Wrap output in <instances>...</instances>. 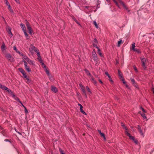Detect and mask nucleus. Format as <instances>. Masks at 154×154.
Instances as JSON below:
<instances>
[{
  "instance_id": "f257e3e1",
  "label": "nucleus",
  "mask_w": 154,
  "mask_h": 154,
  "mask_svg": "<svg viewBox=\"0 0 154 154\" xmlns=\"http://www.w3.org/2000/svg\"><path fill=\"white\" fill-rule=\"evenodd\" d=\"M140 60L142 63V66L144 69H145L146 68V63L147 61V60L143 56L140 58Z\"/></svg>"
},
{
  "instance_id": "f03ea898",
  "label": "nucleus",
  "mask_w": 154,
  "mask_h": 154,
  "mask_svg": "<svg viewBox=\"0 0 154 154\" xmlns=\"http://www.w3.org/2000/svg\"><path fill=\"white\" fill-rule=\"evenodd\" d=\"M26 26L27 27V29L29 31V33L30 34L32 35V28H31V27L30 26V25L29 23L27 21L26 22Z\"/></svg>"
},
{
  "instance_id": "7ed1b4c3",
  "label": "nucleus",
  "mask_w": 154,
  "mask_h": 154,
  "mask_svg": "<svg viewBox=\"0 0 154 154\" xmlns=\"http://www.w3.org/2000/svg\"><path fill=\"white\" fill-rule=\"evenodd\" d=\"M0 88H1L2 89L7 90V91H8L9 93L10 92L12 93L11 90L9 89H8L7 87L5 86V85H2L0 84Z\"/></svg>"
},
{
  "instance_id": "20e7f679",
  "label": "nucleus",
  "mask_w": 154,
  "mask_h": 154,
  "mask_svg": "<svg viewBox=\"0 0 154 154\" xmlns=\"http://www.w3.org/2000/svg\"><path fill=\"white\" fill-rule=\"evenodd\" d=\"M5 57L8 59L11 62H12L14 61V59L12 57L10 54H6L5 55Z\"/></svg>"
},
{
  "instance_id": "39448f33",
  "label": "nucleus",
  "mask_w": 154,
  "mask_h": 154,
  "mask_svg": "<svg viewBox=\"0 0 154 154\" xmlns=\"http://www.w3.org/2000/svg\"><path fill=\"white\" fill-rule=\"evenodd\" d=\"M6 30L8 34L10 35V36L11 37L13 35V34L11 31V28L10 27L8 26L6 27Z\"/></svg>"
},
{
  "instance_id": "423d86ee",
  "label": "nucleus",
  "mask_w": 154,
  "mask_h": 154,
  "mask_svg": "<svg viewBox=\"0 0 154 154\" xmlns=\"http://www.w3.org/2000/svg\"><path fill=\"white\" fill-rule=\"evenodd\" d=\"M125 134L128 137H129L132 140H134L135 138L133 136H131V134L127 131H125Z\"/></svg>"
},
{
  "instance_id": "0eeeda50",
  "label": "nucleus",
  "mask_w": 154,
  "mask_h": 154,
  "mask_svg": "<svg viewBox=\"0 0 154 154\" xmlns=\"http://www.w3.org/2000/svg\"><path fill=\"white\" fill-rule=\"evenodd\" d=\"M137 129H138L140 133V135L142 136L143 137L144 136V133L143 132V131H142V130L141 129V127H140V125H138V126H137Z\"/></svg>"
},
{
  "instance_id": "6e6552de",
  "label": "nucleus",
  "mask_w": 154,
  "mask_h": 154,
  "mask_svg": "<svg viewBox=\"0 0 154 154\" xmlns=\"http://www.w3.org/2000/svg\"><path fill=\"white\" fill-rule=\"evenodd\" d=\"M1 49L2 51L3 52L6 49V47L5 45L4 42H3L2 43V44L1 47Z\"/></svg>"
},
{
  "instance_id": "1a4fd4ad",
  "label": "nucleus",
  "mask_w": 154,
  "mask_h": 154,
  "mask_svg": "<svg viewBox=\"0 0 154 154\" xmlns=\"http://www.w3.org/2000/svg\"><path fill=\"white\" fill-rule=\"evenodd\" d=\"M93 60L97 63L99 59L97 57V55H96L92 56Z\"/></svg>"
},
{
  "instance_id": "9d476101",
  "label": "nucleus",
  "mask_w": 154,
  "mask_h": 154,
  "mask_svg": "<svg viewBox=\"0 0 154 154\" xmlns=\"http://www.w3.org/2000/svg\"><path fill=\"white\" fill-rule=\"evenodd\" d=\"M20 25L23 32L26 31V28L24 24L23 23H20Z\"/></svg>"
},
{
  "instance_id": "9b49d317",
  "label": "nucleus",
  "mask_w": 154,
  "mask_h": 154,
  "mask_svg": "<svg viewBox=\"0 0 154 154\" xmlns=\"http://www.w3.org/2000/svg\"><path fill=\"white\" fill-rule=\"evenodd\" d=\"M51 89L52 91L54 92H56L57 91V90L56 88L53 86H51Z\"/></svg>"
},
{
  "instance_id": "f8f14e48",
  "label": "nucleus",
  "mask_w": 154,
  "mask_h": 154,
  "mask_svg": "<svg viewBox=\"0 0 154 154\" xmlns=\"http://www.w3.org/2000/svg\"><path fill=\"white\" fill-rule=\"evenodd\" d=\"M118 1L123 6L126 8V10H127L128 9L126 7V5H125L124 3L122 1V0H118Z\"/></svg>"
},
{
  "instance_id": "ddd939ff",
  "label": "nucleus",
  "mask_w": 154,
  "mask_h": 154,
  "mask_svg": "<svg viewBox=\"0 0 154 154\" xmlns=\"http://www.w3.org/2000/svg\"><path fill=\"white\" fill-rule=\"evenodd\" d=\"M97 49L98 54H99L100 57H103V56L100 51V49L98 48V47H97Z\"/></svg>"
},
{
  "instance_id": "4468645a",
  "label": "nucleus",
  "mask_w": 154,
  "mask_h": 154,
  "mask_svg": "<svg viewBox=\"0 0 154 154\" xmlns=\"http://www.w3.org/2000/svg\"><path fill=\"white\" fill-rule=\"evenodd\" d=\"M28 62L30 65H34L35 64L34 61L30 59L29 60Z\"/></svg>"
},
{
  "instance_id": "2eb2a0df",
  "label": "nucleus",
  "mask_w": 154,
  "mask_h": 154,
  "mask_svg": "<svg viewBox=\"0 0 154 154\" xmlns=\"http://www.w3.org/2000/svg\"><path fill=\"white\" fill-rule=\"evenodd\" d=\"M118 74L121 79L122 80H123V78L122 76V73L119 70H118Z\"/></svg>"
},
{
  "instance_id": "dca6fc26",
  "label": "nucleus",
  "mask_w": 154,
  "mask_h": 154,
  "mask_svg": "<svg viewBox=\"0 0 154 154\" xmlns=\"http://www.w3.org/2000/svg\"><path fill=\"white\" fill-rule=\"evenodd\" d=\"M24 66L25 69L28 72H30L31 71V69L29 68V66L27 65H26V66Z\"/></svg>"
},
{
  "instance_id": "f3484780",
  "label": "nucleus",
  "mask_w": 154,
  "mask_h": 154,
  "mask_svg": "<svg viewBox=\"0 0 154 154\" xmlns=\"http://www.w3.org/2000/svg\"><path fill=\"white\" fill-rule=\"evenodd\" d=\"M90 78L91 79V81L95 84H96L97 83V82L94 79L93 77L91 75L90 76Z\"/></svg>"
},
{
  "instance_id": "a211bd4d",
  "label": "nucleus",
  "mask_w": 154,
  "mask_h": 154,
  "mask_svg": "<svg viewBox=\"0 0 154 154\" xmlns=\"http://www.w3.org/2000/svg\"><path fill=\"white\" fill-rule=\"evenodd\" d=\"M23 60H25L27 62L30 59L27 56L25 55L23 56Z\"/></svg>"
},
{
  "instance_id": "6ab92c4d",
  "label": "nucleus",
  "mask_w": 154,
  "mask_h": 154,
  "mask_svg": "<svg viewBox=\"0 0 154 154\" xmlns=\"http://www.w3.org/2000/svg\"><path fill=\"white\" fill-rule=\"evenodd\" d=\"M38 59L39 60V61L41 63H42V65L44 68H46V66L44 64V63L42 62V61L41 59V57H40V58H39V59Z\"/></svg>"
},
{
  "instance_id": "aec40b11",
  "label": "nucleus",
  "mask_w": 154,
  "mask_h": 154,
  "mask_svg": "<svg viewBox=\"0 0 154 154\" xmlns=\"http://www.w3.org/2000/svg\"><path fill=\"white\" fill-rule=\"evenodd\" d=\"M94 41L95 43H94L93 44V46L94 47H95L97 48V47H98L97 46V45L96 44V43L97 42V40L96 39V38L94 39Z\"/></svg>"
},
{
  "instance_id": "412c9836",
  "label": "nucleus",
  "mask_w": 154,
  "mask_h": 154,
  "mask_svg": "<svg viewBox=\"0 0 154 154\" xmlns=\"http://www.w3.org/2000/svg\"><path fill=\"white\" fill-rule=\"evenodd\" d=\"M33 47H35L34 46H32L29 48V51L31 53H33L34 48H33Z\"/></svg>"
},
{
  "instance_id": "4be33fe9",
  "label": "nucleus",
  "mask_w": 154,
  "mask_h": 154,
  "mask_svg": "<svg viewBox=\"0 0 154 154\" xmlns=\"http://www.w3.org/2000/svg\"><path fill=\"white\" fill-rule=\"evenodd\" d=\"M85 73H86V74L88 75H89L90 76H91V73H90L89 72V71L88 70H87V69H85Z\"/></svg>"
},
{
  "instance_id": "5701e85b",
  "label": "nucleus",
  "mask_w": 154,
  "mask_h": 154,
  "mask_svg": "<svg viewBox=\"0 0 154 154\" xmlns=\"http://www.w3.org/2000/svg\"><path fill=\"white\" fill-rule=\"evenodd\" d=\"M100 135L103 138L104 140H106V138L104 134H103V133H102L101 134H100Z\"/></svg>"
},
{
  "instance_id": "b1692460",
  "label": "nucleus",
  "mask_w": 154,
  "mask_h": 154,
  "mask_svg": "<svg viewBox=\"0 0 154 154\" xmlns=\"http://www.w3.org/2000/svg\"><path fill=\"white\" fill-rule=\"evenodd\" d=\"M134 51L137 52L138 53H140V51L139 49H137V48H135L133 50Z\"/></svg>"
},
{
  "instance_id": "393cba45",
  "label": "nucleus",
  "mask_w": 154,
  "mask_h": 154,
  "mask_svg": "<svg viewBox=\"0 0 154 154\" xmlns=\"http://www.w3.org/2000/svg\"><path fill=\"white\" fill-rule=\"evenodd\" d=\"M93 23L94 24V25H95V27L97 28H98V25L97 24L96 22V21H94L93 22Z\"/></svg>"
},
{
  "instance_id": "a878e982",
  "label": "nucleus",
  "mask_w": 154,
  "mask_h": 154,
  "mask_svg": "<svg viewBox=\"0 0 154 154\" xmlns=\"http://www.w3.org/2000/svg\"><path fill=\"white\" fill-rule=\"evenodd\" d=\"M73 19L76 23L77 24L81 26L80 23L76 20L74 17L73 18Z\"/></svg>"
},
{
  "instance_id": "bb28decb",
  "label": "nucleus",
  "mask_w": 154,
  "mask_h": 154,
  "mask_svg": "<svg viewBox=\"0 0 154 154\" xmlns=\"http://www.w3.org/2000/svg\"><path fill=\"white\" fill-rule=\"evenodd\" d=\"M81 89H82L83 92L85 94V88L83 86H82V87L81 88Z\"/></svg>"
},
{
  "instance_id": "cd10ccee",
  "label": "nucleus",
  "mask_w": 154,
  "mask_h": 154,
  "mask_svg": "<svg viewBox=\"0 0 154 154\" xmlns=\"http://www.w3.org/2000/svg\"><path fill=\"white\" fill-rule=\"evenodd\" d=\"M18 69L22 73L25 72L24 70L22 68H19Z\"/></svg>"
},
{
  "instance_id": "c85d7f7f",
  "label": "nucleus",
  "mask_w": 154,
  "mask_h": 154,
  "mask_svg": "<svg viewBox=\"0 0 154 154\" xmlns=\"http://www.w3.org/2000/svg\"><path fill=\"white\" fill-rule=\"evenodd\" d=\"M12 96L13 97H14V99L17 101H19V99L17 97H16L15 96V95L14 94H13Z\"/></svg>"
},
{
  "instance_id": "c756f323",
  "label": "nucleus",
  "mask_w": 154,
  "mask_h": 154,
  "mask_svg": "<svg viewBox=\"0 0 154 154\" xmlns=\"http://www.w3.org/2000/svg\"><path fill=\"white\" fill-rule=\"evenodd\" d=\"M135 43H133V44H132V50H133L135 48Z\"/></svg>"
},
{
  "instance_id": "7c9ffc66",
  "label": "nucleus",
  "mask_w": 154,
  "mask_h": 154,
  "mask_svg": "<svg viewBox=\"0 0 154 154\" xmlns=\"http://www.w3.org/2000/svg\"><path fill=\"white\" fill-rule=\"evenodd\" d=\"M80 112L84 114H86L85 112L83 110V108L82 109H80Z\"/></svg>"
},
{
  "instance_id": "2f4dec72",
  "label": "nucleus",
  "mask_w": 154,
  "mask_h": 154,
  "mask_svg": "<svg viewBox=\"0 0 154 154\" xmlns=\"http://www.w3.org/2000/svg\"><path fill=\"white\" fill-rule=\"evenodd\" d=\"M122 42V40L121 39H120L119 41L118 42V47L120 46V45L121 44Z\"/></svg>"
},
{
  "instance_id": "473e14b6",
  "label": "nucleus",
  "mask_w": 154,
  "mask_h": 154,
  "mask_svg": "<svg viewBox=\"0 0 154 154\" xmlns=\"http://www.w3.org/2000/svg\"><path fill=\"white\" fill-rule=\"evenodd\" d=\"M92 56L96 55H97L95 52V51L94 50H93V51L92 52Z\"/></svg>"
},
{
  "instance_id": "72a5a7b5",
  "label": "nucleus",
  "mask_w": 154,
  "mask_h": 154,
  "mask_svg": "<svg viewBox=\"0 0 154 154\" xmlns=\"http://www.w3.org/2000/svg\"><path fill=\"white\" fill-rule=\"evenodd\" d=\"M33 48H34V51H35L37 53L38 52H39L38 50L36 47H33Z\"/></svg>"
},
{
  "instance_id": "f704fd0d",
  "label": "nucleus",
  "mask_w": 154,
  "mask_h": 154,
  "mask_svg": "<svg viewBox=\"0 0 154 154\" xmlns=\"http://www.w3.org/2000/svg\"><path fill=\"white\" fill-rule=\"evenodd\" d=\"M59 151L61 154H65L63 150L61 149H59Z\"/></svg>"
},
{
  "instance_id": "c9c22d12",
  "label": "nucleus",
  "mask_w": 154,
  "mask_h": 154,
  "mask_svg": "<svg viewBox=\"0 0 154 154\" xmlns=\"http://www.w3.org/2000/svg\"><path fill=\"white\" fill-rule=\"evenodd\" d=\"M113 0V2L115 3L116 5L118 7H119V5L118 3V2H116V0Z\"/></svg>"
},
{
  "instance_id": "e433bc0d",
  "label": "nucleus",
  "mask_w": 154,
  "mask_h": 154,
  "mask_svg": "<svg viewBox=\"0 0 154 154\" xmlns=\"http://www.w3.org/2000/svg\"><path fill=\"white\" fill-rule=\"evenodd\" d=\"M141 115L144 119L146 118V117L145 116V114L144 113L141 114Z\"/></svg>"
},
{
  "instance_id": "4c0bfd02",
  "label": "nucleus",
  "mask_w": 154,
  "mask_h": 154,
  "mask_svg": "<svg viewBox=\"0 0 154 154\" xmlns=\"http://www.w3.org/2000/svg\"><path fill=\"white\" fill-rule=\"evenodd\" d=\"M23 32L24 33V34L25 35L26 37H28V35L26 32V31H25Z\"/></svg>"
},
{
  "instance_id": "58836bf2",
  "label": "nucleus",
  "mask_w": 154,
  "mask_h": 154,
  "mask_svg": "<svg viewBox=\"0 0 154 154\" xmlns=\"http://www.w3.org/2000/svg\"><path fill=\"white\" fill-rule=\"evenodd\" d=\"M131 82H132V83L133 84H134V83H135V80H134V79L131 78Z\"/></svg>"
},
{
  "instance_id": "ea45409f",
  "label": "nucleus",
  "mask_w": 154,
  "mask_h": 154,
  "mask_svg": "<svg viewBox=\"0 0 154 154\" xmlns=\"http://www.w3.org/2000/svg\"><path fill=\"white\" fill-rule=\"evenodd\" d=\"M13 49H14L17 52V51H18L17 50V48L15 46H14L13 47Z\"/></svg>"
},
{
  "instance_id": "a19ab883",
  "label": "nucleus",
  "mask_w": 154,
  "mask_h": 154,
  "mask_svg": "<svg viewBox=\"0 0 154 154\" xmlns=\"http://www.w3.org/2000/svg\"><path fill=\"white\" fill-rule=\"evenodd\" d=\"M37 56L38 57V59H39V58H40V57H41L40 55V53H39V52H37Z\"/></svg>"
},
{
  "instance_id": "79ce46f5",
  "label": "nucleus",
  "mask_w": 154,
  "mask_h": 154,
  "mask_svg": "<svg viewBox=\"0 0 154 154\" xmlns=\"http://www.w3.org/2000/svg\"><path fill=\"white\" fill-rule=\"evenodd\" d=\"M134 68V70L136 71V72H137V68H136V66H133Z\"/></svg>"
},
{
  "instance_id": "37998d69",
  "label": "nucleus",
  "mask_w": 154,
  "mask_h": 154,
  "mask_svg": "<svg viewBox=\"0 0 154 154\" xmlns=\"http://www.w3.org/2000/svg\"><path fill=\"white\" fill-rule=\"evenodd\" d=\"M86 88L89 92L90 93L91 92L90 90V89L89 88V87L88 86H87L86 87Z\"/></svg>"
},
{
  "instance_id": "c03bdc74",
  "label": "nucleus",
  "mask_w": 154,
  "mask_h": 154,
  "mask_svg": "<svg viewBox=\"0 0 154 154\" xmlns=\"http://www.w3.org/2000/svg\"><path fill=\"white\" fill-rule=\"evenodd\" d=\"M46 73L48 74V75L49 76L50 75V73L49 71L47 69H46Z\"/></svg>"
},
{
  "instance_id": "a18cd8bd",
  "label": "nucleus",
  "mask_w": 154,
  "mask_h": 154,
  "mask_svg": "<svg viewBox=\"0 0 154 154\" xmlns=\"http://www.w3.org/2000/svg\"><path fill=\"white\" fill-rule=\"evenodd\" d=\"M24 77L25 78L28 80H29V78L27 77V76L25 74V75H23Z\"/></svg>"
},
{
  "instance_id": "49530a36",
  "label": "nucleus",
  "mask_w": 154,
  "mask_h": 154,
  "mask_svg": "<svg viewBox=\"0 0 154 154\" xmlns=\"http://www.w3.org/2000/svg\"><path fill=\"white\" fill-rule=\"evenodd\" d=\"M23 62L24 63V66H26V65H27V63L25 60H23Z\"/></svg>"
},
{
  "instance_id": "de8ad7c7",
  "label": "nucleus",
  "mask_w": 154,
  "mask_h": 154,
  "mask_svg": "<svg viewBox=\"0 0 154 154\" xmlns=\"http://www.w3.org/2000/svg\"><path fill=\"white\" fill-rule=\"evenodd\" d=\"M133 141H134V143H135L136 144H137L138 143V141H137V140H135V139H134V140Z\"/></svg>"
},
{
  "instance_id": "09e8293b",
  "label": "nucleus",
  "mask_w": 154,
  "mask_h": 154,
  "mask_svg": "<svg viewBox=\"0 0 154 154\" xmlns=\"http://www.w3.org/2000/svg\"><path fill=\"white\" fill-rule=\"evenodd\" d=\"M24 108H25V112L26 113H28V111L27 110L26 108L25 107H24Z\"/></svg>"
},
{
  "instance_id": "8fccbe9b",
  "label": "nucleus",
  "mask_w": 154,
  "mask_h": 154,
  "mask_svg": "<svg viewBox=\"0 0 154 154\" xmlns=\"http://www.w3.org/2000/svg\"><path fill=\"white\" fill-rule=\"evenodd\" d=\"M140 108L144 112H146V111L142 107H141Z\"/></svg>"
},
{
  "instance_id": "3c124183",
  "label": "nucleus",
  "mask_w": 154,
  "mask_h": 154,
  "mask_svg": "<svg viewBox=\"0 0 154 154\" xmlns=\"http://www.w3.org/2000/svg\"><path fill=\"white\" fill-rule=\"evenodd\" d=\"M125 130V131H127L128 130V128H127L126 126H125L123 128Z\"/></svg>"
},
{
  "instance_id": "603ef678",
  "label": "nucleus",
  "mask_w": 154,
  "mask_h": 154,
  "mask_svg": "<svg viewBox=\"0 0 154 154\" xmlns=\"http://www.w3.org/2000/svg\"><path fill=\"white\" fill-rule=\"evenodd\" d=\"M6 4L8 6L9 4V3L6 0Z\"/></svg>"
},
{
  "instance_id": "864d4df0",
  "label": "nucleus",
  "mask_w": 154,
  "mask_h": 154,
  "mask_svg": "<svg viewBox=\"0 0 154 154\" xmlns=\"http://www.w3.org/2000/svg\"><path fill=\"white\" fill-rule=\"evenodd\" d=\"M105 73L106 75L107 76L109 75V74H108V72H105Z\"/></svg>"
},
{
  "instance_id": "5fc2aeb1",
  "label": "nucleus",
  "mask_w": 154,
  "mask_h": 154,
  "mask_svg": "<svg viewBox=\"0 0 154 154\" xmlns=\"http://www.w3.org/2000/svg\"><path fill=\"white\" fill-rule=\"evenodd\" d=\"M121 125H122V126L124 128V127L125 126V125L124 124H123V123H122L121 124Z\"/></svg>"
},
{
  "instance_id": "6e6d98bb",
  "label": "nucleus",
  "mask_w": 154,
  "mask_h": 154,
  "mask_svg": "<svg viewBox=\"0 0 154 154\" xmlns=\"http://www.w3.org/2000/svg\"><path fill=\"white\" fill-rule=\"evenodd\" d=\"M106 0L107 2L109 3H109H110V0Z\"/></svg>"
},
{
  "instance_id": "4d7b16f0",
  "label": "nucleus",
  "mask_w": 154,
  "mask_h": 154,
  "mask_svg": "<svg viewBox=\"0 0 154 154\" xmlns=\"http://www.w3.org/2000/svg\"><path fill=\"white\" fill-rule=\"evenodd\" d=\"M122 81H123V82L124 84H126V82H125V81L124 79H123V80H122Z\"/></svg>"
},
{
  "instance_id": "13d9d810",
  "label": "nucleus",
  "mask_w": 154,
  "mask_h": 154,
  "mask_svg": "<svg viewBox=\"0 0 154 154\" xmlns=\"http://www.w3.org/2000/svg\"><path fill=\"white\" fill-rule=\"evenodd\" d=\"M99 82H100V83H101L102 84L103 82H102V81L100 79H99Z\"/></svg>"
},
{
  "instance_id": "bf43d9fd",
  "label": "nucleus",
  "mask_w": 154,
  "mask_h": 154,
  "mask_svg": "<svg viewBox=\"0 0 154 154\" xmlns=\"http://www.w3.org/2000/svg\"><path fill=\"white\" fill-rule=\"evenodd\" d=\"M22 74H23V75H25V74H26V72H25V71L24 72H23V73H22Z\"/></svg>"
},
{
  "instance_id": "052dcab7",
  "label": "nucleus",
  "mask_w": 154,
  "mask_h": 154,
  "mask_svg": "<svg viewBox=\"0 0 154 154\" xmlns=\"http://www.w3.org/2000/svg\"><path fill=\"white\" fill-rule=\"evenodd\" d=\"M98 132L100 134L102 133V132H101V131L100 130H98Z\"/></svg>"
},
{
  "instance_id": "680f3d73",
  "label": "nucleus",
  "mask_w": 154,
  "mask_h": 154,
  "mask_svg": "<svg viewBox=\"0 0 154 154\" xmlns=\"http://www.w3.org/2000/svg\"><path fill=\"white\" fill-rule=\"evenodd\" d=\"M17 52L19 54H20L21 53V52H20L19 51H17Z\"/></svg>"
},
{
  "instance_id": "e2e57ef3",
  "label": "nucleus",
  "mask_w": 154,
  "mask_h": 154,
  "mask_svg": "<svg viewBox=\"0 0 154 154\" xmlns=\"http://www.w3.org/2000/svg\"><path fill=\"white\" fill-rule=\"evenodd\" d=\"M79 86L81 87V88L82 87V86H83L81 84H79Z\"/></svg>"
},
{
  "instance_id": "0e129e2a",
  "label": "nucleus",
  "mask_w": 154,
  "mask_h": 154,
  "mask_svg": "<svg viewBox=\"0 0 154 154\" xmlns=\"http://www.w3.org/2000/svg\"><path fill=\"white\" fill-rule=\"evenodd\" d=\"M109 81H110L112 82V79L111 78L110 79H109Z\"/></svg>"
},
{
  "instance_id": "69168bd1",
  "label": "nucleus",
  "mask_w": 154,
  "mask_h": 154,
  "mask_svg": "<svg viewBox=\"0 0 154 154\" xmlns=\"http://www.w3.org/2000/svg\"><path fill=\"white\" fill-rule=\"evenodd\" d=\"M17 3H19V0H14Z\"/></svg>"
},
{
  "instance_id": "338daca9",
  "label": "nucleus",
  "mask_w": 154,
  "mask_h": 154,
  "mask_svg": "<svg viewBox=\"0 0 154 154\" xmlns=\"http://www.w3.org/2000/svg\"><path fill=\"white\" fill-rule=\"evenodd\" d=\"M20 55H22V56H24V55H23V54H22V53H21H21H20Z\"/></svg>"
},
{
  "instance_id": "774afa93",
  "label": "nucleus",
  "mask_w": 154,
  "mask_h": 154,
  "mask_svg": "<svg viewBox=\"0 0 154 154\" xmlns=\"http://www.w3.org/2000/svg\"><path fill=\"white\" fill-rule=\"evenodd\" d=\"M83 108V106L82 105H81V106H80V109H82Z\"/></svg>"
}]
</instances>
